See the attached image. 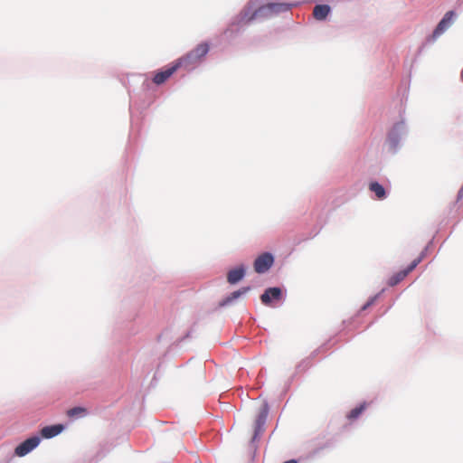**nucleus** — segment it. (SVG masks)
Returning <instances> with one entry per match:
<instances>
[{"mask_svg": "<svg viewBox=\"0 0 463 463\" xmlns=\"http://www.w3.org/2000/svg\"><path fill=\"white\" fill-rule=\"evenodd\" d=\"M289 9V5L282 4V3H269L265 5H262L258 10H256L253 14L247 19V22L253 20L258 16H268L271 14H278L280 12L288 11ZM246 23V17L241 16L238 22V24Z\"/></svg>", "mask_w": 463, "mask_h": 463, "instance_id": "1", "label": "nucleus"}, {"mask_svg": "<svg viewBox=\"0 0 463 463\" xmlns=\"http://www.w3.org/2000/svg\"><path fill=\"white\" fill-rule=\"evenodd\" d=\"M422 258V256H420L419 258L415 259L406 269L393 274L388 279V285L393 287L399 284L408 276L410 272H411L420 263Z\"/></svg>", "mask_w": 463, "mask_h": 463, "instance_id": "2", "label": "nucleus"}, {"mask_svg": "<svg viewBox=\"0 0 463 463\" xmlns=\"http://www.w3.org/2000/svg\"><path fill=\"white\" fill-rule=\"evenodd\" d=\"M269 415V406L263 403L259 410L258 416L254 422V434H260L266 431V423Z\"/></svg>", "mask_w": 463, "mask_h": 463, "instance_id": "3", "label": "nucleus"}, {"mask_svg": "<svg viewBox=\"0 0 463 463\" xmlns=\"http://www.w3.org/2000/svg\"><path fill=\"white\" fill-rule=\"evenodd\" d=\"M273 262L274 258L270 253H262L255 260L254 269L257 273H264L269 269Z\"/></svg>", "mask_w": 463, "mask_h": 463, "instance_id": "4", "label": "nucleus"}, {"mask_svg": "<svg viewBox=\"0 0 463 463\" xmlns=\"http://www.w3.org/2000/svg\"><path fill=\"white\" fill-rule=\"evenodd\" d=\"M40 443L37 436H32L15 448V455L24 457L35 449Z\"/></svg>", "mask_w": 463, "mask_h": 463, "instance_id": "5", "label": "nucleus"}, {"mask_svg": "<svg viewBox=\"0 0 463 463\" xmlns=\"http://www.w3.org/2000/svg\"><path fill=\"white\" fill-rule=\"evenodd\" d=\"M454 16L455 13L453 11H449L445 14L432 33L434 39L438 38L452 24Z\"/></svg>", "mask_w": 463, "mask_h": 463, "instance_id": "6", "label": "nucleus"}, {"mask_svg": "<svg viewBox=\"0 0 463 463\" xmlns=\"http://www.w3.org/2000/svg\"><path fill=\"white\" fill-rule=\"evenodd\" d=\"M178 70L177 65L173 62L164 70L155 73L153 82L156 85H161L165 82L176 71Z\"/></svg>", "mask_w": 463, "mask_h": 463, "instance_id": "7", "label": "nucleus"}, {"mask_svg": "<svg viewBox=\"0 0 463 463\" xmlns=\"http://www.w3.org/2000/svg\"><path fill=\"white\" fill-rule=\"evenodd\" d=\"M369 406L370 402H363L362 403L350 410L345 415L348 423L352 424L360 419Z\"/></svg>", "mask_w": 463, "mask_h": 463, "instance_id": "8", "label": "nucleus"}, {"mask_svg": "<svg viewBox=\"0 0 463 463\" xmlns=\"http://www.w3.org/2000/svg\"><path fill=\"white\" fill-rule=\"evenodd\" d=\"M200 61L201 59L195 56L191 51L186 55L176 60L175 63L177 65L178 69L184 68L189 70L193 68L195 64L200 62Z\"/></svg>", "mask_w": 463, "mask_h": 463, "instance_id": "9", "label": "nucleus"}, {"mask_svg": "<svg viewBox=\"0 0 463 463\" xmlns=\"http://www.w3.org/2000/svg\"><path fill=\"white\" fill-rule=\"evenodd\" d=\"M200 61L201 59L195 56L191 51L186 55L176 60L175 63L177 65L178 69L184 68L189 70L193 68L195 64L200 62Z\"/></svg>", "mask_w": 463, "mask_h": 463, "instance_id": "10", "label": "nucleus"}, {"mask_svg": "<svg viewBox=\"0 0 463 463\" xmlns=\"http://www.w3.org/2000/svg\"><path fill=\"white\" fill-rule=\"evenodd\" d=\"M281 298V289L279 288H269L264 293L260 296L261 302L269 306L271 303V300H279Z\"/></svg>", "mask_w": 463, "mask_h": 463, "instance_id": "11", "label": "nucleus"}, {"mask_svg": "<svg viewBox=\"0 0 463 463\" xmlns=\"http://www.w3.org/2000/svg\"><path fill=\"white\" fill-rule=\"evenodd\" d=\"M244 275H245V269L243 266H240V267L233 269L228 272L227 281L230 284H236L241 279H242Z\"/></svg>", "mask_w": 463, "mask_h": 463, "instance_id": "12", "label": "nucleus"}, {"mask_svg": "<svg viewBox=\"0 0 463 463\" xmlns=\"http://www.w3.org/2000/svg\"><path fill=\"white\" fill-rule=\"evenodd\" d=\"M331 8L327 5H317L313 9V16L316 20L322 21L329 14Z\"/></svg>", "mask_w": 463, "mask_h": 463, "instance_id": "13", "label": "nucleus"}, {"mask_svg": "<svg viewBox=\"0 0 463 463\" xmlns=\"http://www.w3.org/2000/svg\"><path fill=\"white\" fill-rule=\"evenodd\" d=\"M369 190L374 193L375 196L379 200H383L386 197L384 187L378 182H372L369 184Z\"/></svg>", "mask_w": 463, "mask_h": 463, "instance_id": "14", "label": "nucleus"}, {"mask_svg": "<svg viewBox=\"0 0 463 463\" xmlns=\"http://www.w3.org/2000/svg\"><path fill=\"white\" fill-rule=\"evenodd\" d=\"M250 290V287H243L236 291H233L231 293L230 296H228L225 300L223 301V304H229L232 302L233 300L239 298L240 297L245 295L247 292Z\"/></svg>", "mask_w": 463, "mask_h": 463, "instance_id": "15", "label": "nucleus"}, {"mask_svg": "<svg viewBox=\"0 0 463 463\" xmlns=\"http://www.w3.org/2000/svg\"><path fill=\"white\" fill-rule=\"evenodd\" d=\"M64 430L62 424H55L52 426H46L40 430V434H60Z\"/></svg>", "mask_w": 463, "mask_h": 463, "instance_id": "16", "label": "nucleus"}, {"mask_svg": "<svg viewBox=\"0 0 463 463\" xmlns=\"http://www.w3.org/2000/svg\"><path fill=\"white\" fill-rule=\"evenodd\" d=\"M208 52L209 45L205 43L198 44L194 49L192 50V52L201 60L208 53Z\"/></svg>", "mask_w": 463, "mask_h": 463, "instance_id": "17", "label": "nucleus"}, {"mask_svg": "<svg viewBox=\"0 0 463 463\" xmlns=\"http://www.w3.org/2000/svg\"><path fill=\"white\" fill-rule=\"evenodd\" d=\"M86 412V410L81 407H75L67 411L69 417H74L77 415H83Z\"/></svg>", "mask_w": 463, "mask_h": 463, "instance_id": "18", "label": "nucleus"}, {"mask_svg": "<svg viewBox=\"0 0 463 463\" xmlns=\"http://www.w3.org/2000/svg\"><path fill=\"white\" fill-rule=\"evenodd\" d=\"M463 197V184H462V187L459 189L458 191V199H461Z\"/></svg>", "mask_w": 463, "mask_h": 463, "instance_id": "19", "label": "nucleus"}, {"mask_svg": "<svg viewBox=\"0 0 463 463\" xmlns=\"http://www.w3.org/2000/svg\"><path fill=\"white\" fill-rule=\"evenodd\" d=\"M284 463H297V460H295V459H290V460H288V461H286V462H284Z\"/></svg>", "mask_w": 463, "mask_h": 463, "instance_id": "20", "label": "nucleus"}, {"mask_svg": "<svg viewBox=\"0 0 463 463\" xmlns=\"http://www.w3.org/2000/svg\"><path fill=\"white\" fill-rule=\"evenodd\" d=\"M256 437H257V436H253V437H252V439H251V442H252V443H254V442H255V440H256Z\"/></svg>", "mask_w": 463, "mask_h": 463, "instance_id": "21", "label": "nucleus"}, {"mask_svg": "<svg viewBox=\"0 0 463 463\" xmlns=\"http://www.w3.org/2000/svg\"><path fill=\"white\" fill-rule=\"evenodd\" d=\"M44 438H52V436H49V435H46V436H43Z\"/></svg>", "mask_w": 463, "mask_h": 463, "instance_id": "22", "label": "nucleus"}]
</instances>
